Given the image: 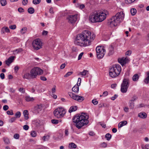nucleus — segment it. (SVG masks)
Wrapping results in <instances>:
<instances>
[{"label":"nucleus","instance_id":"nucleus-1","mask_svg":"<svg viewBox=\"0 0 149 149\" xmlns=\"http://www.w3.org/2000/svg\"><path fill=\"white\" fill-rule=\"evenodd\" d=\"M95 37V35L93 33H91L88 31H84L77 35L74 43L76 45L86 47L90 45L91 41Z\"/></svg>","mask_w":149,"mask_h":149},{"label":"nucleus","instance_id":"nucleus-2","mask_svg":"<svg viewBox=\"0 0 149 149\" xmlns=\"http://www.w3.org/2000/svg\"><path fill=\"white\" fill-rule=\"evenodd\" d=\"M89 116L86 113H82L81 114L74 116L72 118L73 122L76 123L77 127L79 129L84 125L88 123Z\"/></svg>","mask_w":149,"mask_h":149},{"label":"nucleus","instance_id":"nucleus-3","mask_svg":"<svg viewBox=\"0 0 149 149\" xmlns=\"http://www.w3.org/2000/svg\"><path fill=\"white\" fill-rule=\"evenodd\" d=\"M124 17L125 14L123 12H118L108 21L107 24L111 27H115L123 21Z\"/></svg>","mask_w":149,"mask_h":149},{"label":"nucleus","instance_id":"nucleus-4","mask_svg":"<svg viewBox=\"0 0 149 149\" xmlns=\"http://www.w3.org/2000/svg\"><path fill=\"white\" fill-rule=\"evenodd\" d=\"M43 73V70L40 68L35 67L31 69L30 73L26 72L24 74L22 77L24 79H33L36 78L38 75L42 74Z\"/></svg>","mask_w":149,"mask_h":149},{"label":"nucleus","instance_id":"nucleus-5","mask_svg":"<svg viewBox=\"0 0 149 149\" xmlns=\"http://www.w3.org/2000/svg\"><path fill=\"white\" fill-rule=\"evenodd\" d=\"M121 70L120 66H112L109 68V74L112 78H116L119 75Z\"/></svg>","mask_w":149,"mask_h":149},{"label":"nucleus","instance_id":"nucleus-6","mask_svg":"<svg viewBox=\"0 0 149 149\" xmlns=\"http://www.w3.org/2000/svg\"><path fill=\"white\" fill-rule=\"evenodd\" d=\"M55 116L59 118L63 117L65 113V111L62 108H58L55 110L54 111Z\"/></svg>","mask_w":149,"mask_h":149},{"label":"nucleus","instance_id":"nucleus-7","mask_svg":"<svg viewBox=\"0 0 149 149\" xmlns=\"http://www.w3.org/2000/svg\"><path fill=\"white\" fill-rule=\"evenodd\" d=\"M97 56L98 58H102L104 55V52H105V50L104 49L103 46L96 47V49Z\"/></svg>","mask_w":149,"mask_h":149},{"label":"nucleus","instance_id":"nucleus-8","mask_svg":"<svg viewBox=\"0 0 149 149\" xmlns=\"http://www.w3.org/2000/svg\"><path fill=\"white\" fill-rule=\"evenodd\" d=\"M42 42L40 39L37 38L33 41L32 45L33 48L37 50L42 47Z\"/></svg>","mask_w":149,"mask_h":149},{"label":"nucleus","instance_id":"nucleus-9","mask_svg":"<svg viewBox=\"0 0 149 149\" xmlns=\"http://www.w3.org/2000/svg\"><path fill=\"white\" fill-rule=\"evenodd\" d=\"M108 12L107 10H104L102 12L97 13V15L98 19V22H100L103 21L106 18V15L108 14Z\"/></svg>","mask_w":149,"mask_h":149},{"label":"nucleus","instance_id":"nucleus-10","mask_svg":"<svg viewBox=\"0 0 149 149\" xmlns=\"http://www.w3.org/2000/svg\"><path fill=\"white\" fill-rule=\"evenodd\" d=\"M68 94L71 98L79 102H82L84 99V97L76 95L72 92H69Z\"/></svg>","mask_w":149,"mask_h":149},{"label":"nucleus","instance_id":"nucleus-11","mask_svg":"<svg viewBox=\"0 0 149 149\" xmlns=\"http://www.w3.org/2000/svg\"><path fill=\"white\" fill-rule=\"evenodd\" d=\"M68 22L72 24L74 23L77 18V15H69L67 18Z\"/></svg>","mask_w":149,"mask_h":149},{"label":"nucleus","instance_id":"nucleus-12","mask_svg":"<svg viewBox=\"0 0 149 149\" xmlns=\"http://www.w3.org/2000/svg\"><path fill=\"white\" fill-rule=\"evenodd\" d=\"M130 61L129 58L127 57H123L121 58H119L118 59V62L121 65H124Z\"/></svg>","mask_w":149,"mask_h":149},{"label":"nucleus","instance_id":"nucleus-13","mask_svg":"<svg viewBox=\"0 0 149 149\" xmlns=\"http://www.w3.org/2000/svg\"><path fill=\"white\" fill-rule=\"evenodd\" d=\"M90 21L92 22H98L97 12L94 13L90 15L89 17Z\"/></svg>","mask_w":149,"mask_h":149},{"label":"nucleus","instance_id":"nucleus-14","mask_svg":"<svg viewBox=\"0 0 149 149\" xmlns=\"http://www.w3.org/2000/svg\"><path fill=\"white\" fill-rule=\"evenodd\" d=\"M42 104L37 105L34 107L33 111L36 113H38L42 109Z\"/></svg>","mask_w":149,"mask_h":149},{"label":"nucleus","instance_id":"nucleus-15","mask_svg":"<svg viewBox=\"0 0 149 149\" xmlns=\"http://www.w3.org/2000/svg\"><path fill=\"white\" fill-rule=\"evenodd\" d=\"M15 57L13 56H11L8 59L5 61L6 64L7 65H9L11 63L13 62L14 60Z\"/></svg>","mask_w":149,"mask_h":149},{"label":"nucleus","instance_id":"nucleus-16","mask_svg":"<svg viewBox=\"0 0 149 149\" xmlns=\"http://www.w3.org/2000/svg\"><path fill=\"white\" fill-rule=\"evenodd\" d=\"M129 80L127 79H124L121 85L129 87Z\"/></svg>","mask_w":149,"mask_h":149},{"label":"nucleus","instance_id":"nucleus-17","mask_svg":"<svg viewBox=\"0 0 149 149\" xmlns=\"http://www.w3.org/2000/svg\"><path fill=\"white\" fill-rule=\"evenodd\" d=\"M138 116L142 118H146L147 117V114L144 112H141L138 114Z\"/></svg>","mask_w":149,"mask_h":149},{"label":"nucleus","instance_id":"nucleus-18","mask_svg":"<svg viewBox=\"0 0 149 149\" xmlns=\"http://www.w3.org/2000/svg\"><path fill=\"white\" fill-rule=\"evenodd\" d=\"M79 86L77 84L75 85L72 88V91L74 92L78 93L79 91Z\"/></svg>","mask_w":149,"mask_h":149},{"label":"nucleus","instance_id":"nucleus-19","mask_svg":"<svg viewBox=\"0 0 149 149\" xmlns=\"http://www.w3.org/2000/svg\"><path fill=\"white\" fill-rule=\"evenodd\" d=\"M23 114L24 117L25 119L26 120H28L29 118V113L28 111L26 110H24L23 111Z\"/></svg>","mask_w":149,"mask_h":149},{"label":"nucleus","instance_id":"nucleus-20","mask_svg":"<svg viewBox=\"0 0 149 149\" xmlns=\"http://www.w3.org/2000/svg\"><path fill=\"white\" fill-rule=\"evenodd\" d=\"M10 31L9 29L7 27H3L1 30V32L2 34H4L5 33H8Z\"/></svg>","mask_w":149,"mask_h":149},{"label":"nucleus","instance_id":"nucleus-21","mask_svg":"<svg viewBox=\"0 0 149 149\" xmlns=\"http://www.w3.org/2000/svg\"><path fill=\"white\" fill-rule=\"evenodd\" d=\"M127 123V122L126 120H124L119 123L118 125V128H121L123 126L126 125Z\"/></svg>","mask_w":149,"mask_h":149},{"label":"nucleus","instance_id":"nucleus-22","mask_svg":"<svg viewBox=\"0 0 149 149\" xmlns=\"http://www.w3.org/2000/svg\"><path fill=\"white\" fill-rule=\"evenodd\" d=\"M128 87L121 85V91L123 93H125L127 91Z\"/></svg>","mask_w":149,"mask_h":149},{"label":"nucleus","instance_id":"nucleus-23","mask_svg":"<svg viewBox=\"0 0 149 149\" xmlns=\"http://www.w3.org/2000/svg\"><path fill=\"white\" fill-rule=\"evenodd\" d=\"M77 109V107L76 106H71L69 110V113H71L72 112L74 111Z\"/></svg>","mask_w":149,"mask_h":149},{"label":"nucleus","instance_id":"nucleus-24","mask_svg":"<svg viewBox=\"0 0 149 149\" xmlns=\"http://www.w3.org/2000/svg\"><path fill=\"white\" fill-rule=\"evenodd\" d=\"M25 99L27 102H33L34 101L35 99L33 97H31L29 96H27L25 97Z\"/></svg>","mask_w":149,"mask_h":149},{"label":"nucleus","instance_id":"nucleus-25","mask_svg":"<svg viewBox=\"0 0 149 149\" xmlns=\"http://www.w3.org/2000/svg\"><path fill=\"white\" fill-rule=\"evenodd\" d=\"M88 74V71L84 70L83 71L80 72L78 74V75H81L82 76H84L87 74Z\"/></svg>","mask_w":149,"mask_h":149},{"label":"nucleus","instance_id":"nucleus-26","mask_svg":"<svg viewBox=\"0 0 149 149\" xmlns=\"http://www.w3.org/2000/svg\"><path fill=\"white\" fill-rule=\"evenodd\" d=\"M3 139L4 143L6 144H8L10 143L9 139L7 137H3Z\"/></svg>","mask_w":149,"mask_h":149},{"label":"nucleus","instance_id":"nucleus-27","mask_svg":"<svg viewBox=\"0 0 149 149\" xmlns=\"http://www.w3.org/2000/svg\"><path fill=\"white\" fill-rule=\"evenodd\" d=\"M109 52L108 55H111L113 54V47L112 46H111L109 49Z\"/></svg>","mask_w":149,"mask_h":149},{"label":"nucleus","instance_id":"nucleus-28","mask_svg":"<svg viewBox=\"0 0 149 149\" xmlns=\"http://www.w3.org/2000/svg\"><path fill=\"white\" fill-rule=\"evenodd\" d=\"M139 78V76L137 74H135L133 76L132 79L133 81H138Z\"/></svg>","mask_w":149,"mask_h":149},{"label":"nucleus","instance_id":"nucleus-29","mask_svg":"<svg viewBox=\"0 0 149 149\" xmlns=\"http://www.w3.org/2000/svg\"><path fill=\"white\" fill-rule=\"evenodd\" d=\"M69 147L71 149L75 148L77 147V146L74 143H71L69 144Z\"/></svg>","mask_w":149,"mask_h":149},{"label":"nucleus","instance_id":"nucleus-30","mask_svg":"<svg viewBox=\"0 0 149 149\" xmlns=\"http://www.w3.org/2000/svg\"><path fill=\"white\" fill-rule=\"evenodd\" d=\"M34 11V9L32 7H30L28 9V13L30 14H32L33 13Z\"/></svg>","mask_w":149,"mask_h":149},{"label":"nucleus","instance_id":"nucleus-31","mask_svg":"<svg viewBox=\"0 0 149 149\" xmlns=\"http://www.w3.org/2000/svg\"><path fill=\"white\" fill-rule=\"evenodd\" d=\"M139 0H125V3L127 4H130L132 3L135 1H138Z\"/></svg>","mask_w":149,"mask_h":149},{"label":"nucleus","instance_id":"nucleus-32","mask_svg":"<svg viewBox=\"0 0 149 149\" xmlns=\"http://www.w3.org/2000/svg\"><path fill=\"white\" fill-rule=\"evenodd\" d=\"M105 138L107 141H109L111 138V135L109 133L105 135Z\"/></svg>","mask_w":149,"mask_h":149},{"label":"nucleus","instance_id":"nucleus-33","mask_svg":"<svg viewBox=\"0 0 149 149\" xmlns=\"http://www.w3.org/2000/svg\"><path fill=\"white\" fill-rule=\"evenodd\" d=\"M22 51V49L21 48L16 49L14 50L13 51V52L14 53V54H17L21 52Z\"/></svg>","mask_w":149,"mask_h":149},{"label":"nucleus","instance_id":"nucleus-34","mask_svg":"<svg viewBox=\"0 0 149 149\" xmlns=\"http://www.w3.org/2000/svg\"><path fill=\"white\" fill-rule=\"evenodd\" d=\"M136 10L135 8H132L130 10V12L132 15H135L136 13Z\"/></svg>","mask_w":149,"mask_h":149},{"label":"nucleus","instance_id":"nucleus-35","mask_svg":"<svg viewBox=\"0 0 149 149\" xmlns=\"http://www.w3.org/2000/svg\"><path fill=\"white\" fill-rule=\"evenodd\" d=\"M34 87L36 91H38L40 90V88L41 87V85L40 84H39L38 85H35Z\"/></svg>","mask_w":149,"mask_h":149},{"label":"nucleus","instance_id":"nucleus-36","mask_svg":"<svg viewBox=\"0 0 149 149\" xmlns=\"http://www.w3.org/2000/svg\"><path fill=\"white\" fill-rule=\"evenodd\" d=\"M21 115V113L20 111H17L15 114L16 118H19L20 117Z\"/></svg>","mask_w":149,"mask_h":149},{"label":"nucleus","instance_id":"nucleus-37","mask_svg":"<svg viewBox=\"0 0 149 149\" xmlns=\"http://www.w3.org/2000/svg\"><path fill=\"white\" fill-rule=\"evenodd\" d=\"M1 3L2 6H5L7 4V2L6 0H1Z\"/></svg>","mask_w":149,"mask_h":149},{"label":"nucleus","instance_id":"nucleus-38","mask_svg":"<svg viewBox=\"0 0 149 149\" xmlns=\"http://www.w3.org/2000/svg\"><path fill=\"white\" fill-rule=\"evenodd\" d=\"M27 28L24 27L22 28L21 30V33L23 34L25 33L27 31Z\"/></svg>","mask_w":149,"mask_h":149},{"label":"nucleus","instance_id":"nucleus-39","mask_svg":"<svg viewBox=\"0 0 149 149\" xmlns=\"http://www.w3.org/2000/svg\"><path fill=\"white\" fill-rule=\"evenodd\" d=\"M40 1V0H33L32 2L33 4L36 5L39 3Z\"/></svg>","mask_w":149,"mask_h":149},{"label":"nucleus","instance_id":"nucleus-40","mask_svg":"<svg viewBox=\"0 0 149 149\" xmlns=\"http://www.w3.org/2000/svg\"><path fill=\"white\" fill-rule=\"evenodd\" d=\"M31 136L33 137H35L36 136L37 134L35 131H32L31 133Z\"/></svg>","mask_w":149,"mask_h":149},{"label":"nucleus","instance_id":"nucleus-41","mask_svg":"<svg viewBox=\"0 0 149 149\" xmlns=\"http://www.w3.org/2000/svg\"><path fill=\"white\" fill-rule=\"evenodd\" d=\"M49 138V136L48 135H47L46 136H43L42 138V139L44 141H45L46 140H47Z\"/></svg>","mask_w":149,"mask_h":149},{"label":"nucleus","instance_id":"nucleus-42","mask_svg":"<svg viewBox=\"0 0 149 149\" xmlns=\"http://www.w3.org/2000/svg\"><path fill=\"white\" fill-rule=\"evenodd\" d=\"M107 146V143L105 142H103L101 143L100 146L102 148H105Z\"/></svg>","mask_w":149,"mask_h":149},{"label":"nucleus","instance_id":"nucleus-43","mask_svg":"<svg viewBox=\"0 0 149 149\" xmlns=\"http://www.w3.org/2000/svg\"><path fill=\"white\" fill-rule=\"evenodd\" d=\"M92 102L94 105H96L98 104V102L96 100V99H94L92 100Z\"/></svg>","mask_w":149,"mask_h":149},{"label":"nucleus","instance_id":"nucleus-44","mask_svg":"<svg viewBox=\"0 0 149 149\" xmlns=\"http://www.w3.org/2000/svg\"><path fill=\"white\" fill-rule=\"evenodd\" d=\"M130 108L131 109L134 108V103L133 102H130Z\"/></svg>","mask_w":149,"mask_h":149},{"label":"nucleus","instance_id":"nucleus-45","mask_svg":"<svg viewBox=\"0 0 149 149\" xmlns=\"http://www.w3.org/2000/svg\"><path fill=\"white\" fill-rule=\"evenodd\" d=\"M51 122L54 124H57L58 123V120L55 119H52L51 120Z\"/></svg>","mask_w":149,"mask_h":149},{"label":"nucleus","instance_id":"nucleus-46","mask_svg":"<svg viewBox=\"0 0 149 149\" xmlns=\"http://www.w3.org/2000/svg\"><path fill=\"white\" fill-rule=\"evenodd\" d=\"M72 73V72H67L65 75L64 77H67L71 75Z\"/></svg>","mask_w":149,"mask_h":149},{"label":"nucleus","instance_id":"nucleus-47","mask_svg":"<svg viewBox=\"0 0 149 149\" xmlns=\"http://www.w3.org/2000/svg\"><path fill=\"white\" fill-rule=\"evenodd\" d=\"M22 3L23 5L25 6L28 3V0H23Z\"/></svg>","mask_w":149,"mask_h":149},{"label":"nucleus","instance_id":"nucleus-48","mask_svg":"<svg viewBox=\"0 0 149 149\" xmlns=\"http://www.w3.org/2000/svg\"><path fill=\"white\" fill-rule=\"evenodd\" d=\"M7 113L8 115H13V110L8 111H7Z\"/></svg>","mask_w":149,"mask_h":149},{"label":"nucleus","instance_id":"nucleus-49","mask_svg":"<svg viewBox=\"0 0 149 149\" xmlns=\"http://www.w3.org/2000/svg\"><path fill=\"white\" fill-rule=\"evenodd\" d=\"M144 82L146 84H148L149 82V76L148 77L146 78L144 80Z\"/></svg>","mask_w":149,"mask_h":149},{"label":"nucleus","instance_id":"nucleus-50","mask_svg":"<svg viewBox=\"0 0 149 149\" xmlns=\"http://www.w3.org/2000/svg\"><path fill=\"white\" fill-rule=\"evenodd\" d=\"M18 10L20 13H23L24 11V9L22 8H19L18 9Z\"/></svg>","mask_w":149,"mask_h":149},{"label":"nucleus","instance_id":"nucleus-51","mask_svg":"<svg viewBox=\"0 0 149 149\" xmlns=\"http://www.w3.org/2000/svg\"><path fill=\"white\" fill-rule=\"evenodd\" d=\"M16 118L15 117L12 118L10 120L9 122L11 123H12L16 120Z\"/></svg>","mask_w":149,"mask_h":149},{"label":"nucleus","instance_id":"nucleus-52","mask_svg":"<svg viewBox=\"0 0 149 149\" xmlns=\"http://www.w3.org/2000/svg\"><path fill=\"white\" fill-rule=\"evenodd\" d=\"M9 28L12 29H15L16 28V26L15 25H10Z\"/></svg>","mask_w":149,"mask_h":149},{"label":"nucleus","instance_id":"nucleus-53","mask_svg":"<svg viewBox=\"0 0 149 149\" xmlns=\"http://www.w3.org/2000/svg\"><path fill=\"white\" fill-rule=\"evenodd\" d=\"M19 136L18 134H16L14 135V138L16 139H19Z\"/></svg>","mask_w":149,"mask_h":149},{"label":"nucleus","instance_id":"nucleus-54","mask_svg":"<svg viewBox=\"0 0 149 149\" xmlns=\"http://www.w3.org/2000/svg\"><path fill=\"white\" fill-rule=\"evenodd\" d=\"M19 91L21 92L22 93H24L25 92V89L23 88H20L19 89Z\"/></svg>","mask_w":149,"mask_h":149},{"label":"nucleus","instance_id":"nucleus-55","mask_svg":"<svg viewBox=\"0 0 149 149\" xmlns=\"http://www.w3.org/2000/svg\"><path fill=\"white\" fill-rule=\"evenodd\" d=\"M23 128L24 130H27L29 129V127L27 125H25L23 126Z\"/></svg>","mask_w":149,"mask_h":149},{"label":"nucleus","instance_id":"nucleus-56","mask_svg":"<svg viewBox=\"0 0 149 149\" xmlns=\"http://www.w3.org/2000/svg\"><path fill=\"white\" fill-rule=\"evenodd\" d=\"M83 54H84V52H82L79 55L78 57V60H79L81 58Z\"/></svg>","mask_w":149,"mask_h":149},{"label":"nucleus","instance_id":"nucleus-57","mask_svg":"<svg viewBox=\"0 0 149 149\" xmlns=\"http://www.w3.org/2000/svg\"><path fill=\"white\" fill-rule=\"evenodd\" d=\"M132 53V52L131 51L129 50L127 51L125 53L126 55H127L128 56H130Z\"/></svg>","mask_w":149,"mask_h":149},{"label":"nucleus","instance_id":"nucleus-58","mask_svg":"<svg viewBox=\"0 0 149 149\" xmlns=\"http://www.w3.org/2000/svg\"><path fill=\"white\" fill-rule=\"evenodd\" d=\"M9 107L7 105H5L3 106V109L4 111H6L8 109Z\"/></svg>","mask_w":149,"mask_h":149},{"label":"nucleus","instance_id":"nucleus-59","mask_svg":"<svg viewBox=\"0 0 149 149\" xmlns=\"http://www.w3.org/2000/svg\"><path fill=\"white\" fill-rule=\"evenodd\" d=\"M19 68L17 66H16L15 67L14 70H15V72L16 73H17V71L18 70Z\"/></svg>","mask_w":149,"mask_h":149},{"label":"nucleus","instance_id":"nucleus-60","mask_svg":"<svg viewBox=\"0 0 149 149\" xmlns=\"http://www.w3.org/2000/svg\"><path fill=\"white\" fill-rule=\"evenodd\" d=\"M108 95V92L107 91H105L102 94V95L104 97L107 96Z\"/></svg>","mask_w":149,"mask_h":149},{"label":"nucleus","instance_id":"nucleus-61","mask_svg":"<svg viewBox=\"0 0 149 149\" xmlns=\"http://www.w3.org/2000/svg\"><path fill=\"white\" fill-rule=\"evenodd\" d=\"M56 86H54V87L52 88V93H54L56 91Z\"/></svg>","mask_w":149,"mask_h":149},{"label":"nucleus","instance_id":"nucleus-62","mask_svg":"<svg viewBox=\"0 0 149 149\" xmlns=\"http://www.w3.org/2000/svg\"><path fill=\"white\" fill-rule=\"evenodd\" d=\"M40 79L42 81H46L47 80V78L44 76H41L40 77Z\"/></svg>","mask_w":149,"mask_h":149},{"label":"nucleus","instance_id":"nucleus-63","mask_svg":"<svg viewBox=\"0 0 149 149\" xmlns=\"http://www.w3.org/2000/svg\"><path fill=\"white\" fill-rule=\"evenodd\" d=\"M69 132L68 130L67 129H66L65 131V134L66 136H68V135Z\"/></svg>","mask_w":149,"mask_h":149},{"label":"nucleus","instance_id":"nucleus-64","mask_svg":"<svg viewBox=\"0 0 149 149\" xmlns=\"http://www.w3.org/2000/svg\"><path fill=\"white\" fill-rule=\"evenodd\" d=\"M9 91L10 92L12 93H14L15 92V90L12 88H10Z\"/></svg>","mask_w":149,"mask_h":149}]
</instances>
